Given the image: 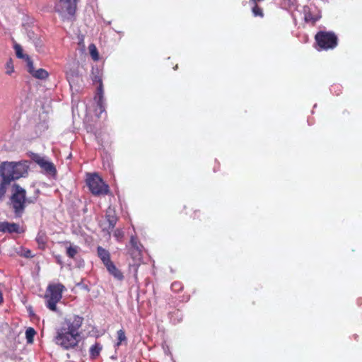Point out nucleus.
<instances>
[{
  "mask_svg": "<svg viewBox=\"0 0 362 362\" xmlns=\"http://www.w3.org/2000/svg\"><path fill=\"white\" fill-rule=\"evenodd\" d=\"M83 317L73 315L66 317L57 329L54 342L64 350L75 349L81 341Z\"/></svg>",
  "mask_w": 362,
  "mask_h": 362,
  "instance_id": "f257e3e1",
  "label": "nucleus"
},
{
  "mask_svg": "<svg viewBox=\"0 0 362 362\" xmlns=\"http://www.w3.org/2000/svg\"><path fill=\"white\" fill-rule=\"evenodd\" d=\"M29 164L27 160L3 162L0 164V176L2 181H15L25 178L28 175Z\"/></svg>",
  "mask_w": 362,
  "mask_h": 362,
  "instance_id": "f03ea898",
  "label": "nucleus"
},
{
  "mask_svg": "<svg viewBox=\"0 0 362 362\" xmlns=\"http://www.w3.org/2000/svg\"><path fill=\"white\" fill-rule=\"evenodd\" d=\"M65 290V286L61 284H50L48 285L45 298L46 299V305L52 311L57 312V304L62 298V293Z\"/></svg>",
  "mask_w": 362,
  "mask_h": 362,
  "instance_id": "7ed1b4c3",
  "label": "nucleus"
},
{
  "mask_svg": "<svg viewBox=\"0 0 362 362\" xmlns=\"http://www.w3.org/2000/svg\"><path fill=\"white\" fill-rule=\"evenodd\" d=\"M16 189L11 197V204L16 218H21L25 209L26 192L18 185L15 184Z\"/></svg>",
  "mask_w": 362,
  "mask_h": 362,
  "instance_id": "20e7f679",
  "label": "nucleus"
},
{
  "mask_svg": "<svg viewBox=\"0 0 362 362\" xmlns=\"http://www.w3.org/2000/svg\"><path fill=\"white\" fill-rule=\"evenodd\" d=\"M315 40L321 49H333L337 45V37L332 32H318Z\"/></svg>",
  "mask_w": 362,
  "mask_h": 362,
  "instance_id": "39448f33",
  "label": "nucleus"
},
{
  "mask_svg": "<svg viewBox=\"0 0 362 362\" xmlns=\"http://www.w3.org/2000/svg\"><path fill=\"white\" fill-rule=\"evenodd\" d=\"M55 10L62 17H72L76 10V0H59L55 6Z\"/></svg>",
  "mask_w": 362,
  "mask_h": 362,
  "instance_id": "423d86ee",
  "label": "nucleus"
},
{
  "mask_svg": "<svg viewBox=\"0 0 362 362\" xmlns=\"http://www.w3.org/2000/svg\"><path fill=\"white\" fill-rule=\"evenodd\" d=\"M91 78L93 83H99L95 100L97 101V106L100 109V113H102L105 111V100L103 96L102 78L100 76V70L98 68L93 69Z\"/></svg>",
  "mask_w": 362,
  "mask_h": 362,
  "instance_id": "0eeeda50",
  "label": "nucleus"
},
{
  "mask_svg": "<svg viewBox=\"0 0 362 362\" xmlns=\"http://www.w3.org/2000/svg\"><path fill=\"white\" fill-rule=\"evenodd\" d=\"M30 157L34 162L37 163L47 174L50 175H55L56 168L54 164L45 157H42L40 155L35 153H31Z\"/></svg>",
  "mask_w": 362,
  "mask_h": 362,
  "instance_id": "6e6552de",
  "label": "nucleus"
},
{
  "mask_svg": "<svg viewBox=\"0 0 362 362\" xmlns=\"http://www.w3.org/2000/svg\"><path fill=\"white\" fill-rule=\"evenodd\" d=\"M86 186L93 195H105L110 192L109 186L105 182H86Z\"/></svg>",
  "mask_w": 362,
  "mask_h": 362,
  "instance_id": "1a4fd4ad",
  "label": "nucleus"
},
{
  "mask_svg": "<svg viewBox=\"0 0 362 362\" xmlns=\"http://www.w3.org/2000/svg\"><path fill=\"white\" fill-rule=\"evenodd\" d=\"M105 220L107 223V226L103 228V231H107L108 234L114 229L116 223L118 221L116 211L115 209L109 207L105 213Z\"/></svg>",
  "mask_w": 362,
  "mask_h": 362,
  "instance_id": "9d476101",
  "label": "nucleus"
},
{
  "mask_svg": "<svg viewBox=\"0 0 362 362\" xmlns=\"http://www.w3.org/2000/svg\"><path fill=\"white\" fill-rule=\"evenodd\" d=\"M27 68L28 71L35 78L43 80L47 78L49 76L48 72L44 69H35L33 61L28 62Z\"/></svg>",
  "mask_w": 362,
  "mask_h": 362,
  "instance_id": "9b49d317",
  "label": "nucleus"
},
{
  "mask_svg": "<svg viewBox=\"0 0 362 362\" xmlns=\"http://www.w3.org/2000/svg\"><path fill=\"white\" fill-rule=\"evenodd\" d=\"M0 231L3 233H21L20 226L18 223L1 222L0 223Z\"/></svg>",
  "mask_w": 362,
  "mask_h": 362,
  "instance_id": "f8f14e48",
  "label": "nucleus"
},
{
  "mask_svg": "<svg viewBox=\"0 0 362 362\" xmlns=\"http://www.w3.org/2000/svg\"><path fill=\"white\" fill-rule=\"evenodd\" d=\"M107 272L112 275L116 279L119 281H122L124 279V275L122 272L117 268L115 264L111 262L106 265H105Z\"/></svg>",
  "mask_w": 362,
  "mask_h": 362,
  "instance_id": "ddd939ff",
  "label": "nucleus"
},
{
  "mask_svg": "<svg viewBox=\"0 0 362 362\" xmlns=\"http://www.w3.org/2000/svg\"><path fill=\"white\" fill-rule=\"evenodd\" d=\"M97 254L104 265L111 262L110 253L109 251L101 246H98Z\"/></svg>",
  "mask_w": 362,
  "mask_h": 362,
  "instance_id": "4468645a",
  "label": "nucleus"
},
{
  "mask_svg": "<svg viewBox=\"0 0 362 362\" xmlns=\"http://www.w3.org/2000/svg\"><path fill=\"white\" fill-rule=\"evenodd\" d=\"M103 349V346L99 342H95L89 349V356L91 359L98 358Z\"/></svg>",
  "mask_w": 362,
  "mask_h": 362,
  "instance_id": "2eb2a0df",
  "label": "nucleus"
},
{
  "mask_svg": "<svg viewBox=\"0 0 362 362\" xmlns=\"http://www.w3.org/2000/svg\"><path fill=\"white\" fill-rule=\"evenodd\" d=\"M36 242L38 244V247L41 250H45L47 241V237L45 232L40 231L37 236H36Z\"/></svg>",
  "mask_w": 362,
  "mask_h": 362,
  "instance_id": "dca6fc26",
  "label": "nucleus"
},
{
  "mask_svg": "<svg viewBox=\"0 0 362 362\" xmlns=\"http://www.w3.org/2000/svg\"><path fill=\"white\" fill-rule=\"evenodd\" d=\"M132 248L129 250L130 255L133 257V258H141V250H139V246L137 245L136 242L132 238L131 239Z\"/></svg>",
  "mask_w": 362,
  "mask_h": 362,
  "instance_id": "f3484780",
  "label": "nucleus"
},
{
  "mask_svg": "<svg viewBox=\"0 0 362 362\" xmlns=\"http://www.w3.org/2000/svg\"><path fill=\"white\" fill-rule=\"evenodd\" d=\"M14 49H15V52H16V57L18 58H19V59H25L26 63H27V65L28 64V62H31L32 61L28 55L24 54L23 53V50L22 47L20 45L15 44L14 45Z\"/></svg>",
  "mask_w": 362,
  "mask_h": 362,
  "instance_id": "a211bd4d",
  "label": "nucleus"
},
{
  "mask_svg": "<svg viewBox=\"0 0 362 362\" xmlns=\"http://www.w3.org/2000/svg\"><path fill=\"white\" fill-rule=\"evenodd\" d=\"M78 250L79 247L76 245H69V247H66V254L69 258L74 259L76 255L78 252Z\"/></svg>",
  "mask_w": 362,
  "mask_h": 362,
  "instance_id": "6ab92c4d",
  "label": "nucleus"
},
{
  "mask_svg": "<svg viewBox=\"0 0 362 362\" xmlns=\"http://www.w3.org/2000/svg\"><path fill=\"white\" fill-rule=\"evenodd\" d=\"M36 334L35 330L33 327H29L25 331V337L28 343H33L35 335Z\"/></svg>",
  "mask_w": 362,
  "mask_h": 362,
  "instance_id": "aec40b11",
  "label": "nucleus"
},
{
  "mask_svg": "<svg viewBox=\"0 0 362 362\" xmlns=\"http://www.w3.org/2000/svg\"><path fill=\"white\" fill-rule=\"evenodd\" d=\"M5 74L8 76H11V74L14 72V66L13 63L12 59H9L6 64H5Z\"/></svg>",
  "mask_w": 362,
  "mask_h": 362,
  "instance_id": "412c9836",
  "label": "nucleus"
},
{
  "mask_svg": "<svg viewBox=\"0 0 362 362\" xmlns=\"http://www.w3.org/2000/svg\"><path fill=\"white\" fill-rule=\"evenodd\" d=\"M84 181H103V178L96 173H86V177Z\"/></svg>",
  "mask_w": 362,
  "mask_h": 362,
  "instance_id": "4be33fe9",
  "label": "nucleus"
},
{
  "mask_svg": "<svg viewBox=\"0 0 362 362\" xmlns=\"http://www.w3.org/2000/svg\"><path fill=\"white\" fill-rule=\"evenodd\" d=\"M33 42L34 43L37 52H44V49H43L44 44H43V40L41 37H38L36 40H35V38L33 39Z\"/></svg>",
  "mask_w": 362,
  "mask_h": 362,
  "instance_id": "5701e85b",
  "label": "nucleus"
},
{
  "mask_svg": "<svg viewBox=\"0 0 362 362\" xmlns=\"http://www.w3.org/2000/svg\"><path fill=\"white\" fill-rule=\"evenodd\" d=\"M320 16H314L311 13L308 12L305 14V21L306 22H312L313 24H315L320 18Z\"/></svg>",
  "mask_w": 362,
  "mask_h": 362,
  "instance_id": "b1692460",
  "label": "nucleus"
},
{
  "mask_svg": "<svg viewBox=\"0 0 362 362\" xmlns=\"http://www.w3.org/2000/svg\"><path fill=\"white\" fill-rule=\"evenodd\" d=\"M88 48H89L90 54L92 59L94 61L98 60L99 55H98V52L95 45L93 44H90L89 45Z\"/></svg>",
  "mask_w": 362,
  "mask_h": 362,
  "instance_id": "393cba45",
  "label": "nucleus"
},
{
  "mask_svg": "<svg viewBox=\"0 0 362 362\" xmlns=\"http://www.w3.org/2000/svg\"><path fill=\"white\" fill-rule=\"evenodd\" d=\"M11 182H0V202H1Z\"/></svg>",
  "mask_w": 362,
  "mask_h": 362,
  "instance_id": "a878e982",
  "label": "nucleus"
},
{
  "mask_svg": "<svg viewBox=\"0 0 362 362\" xmlns=\"http://www.w3.org/2000/svg\"><path fill=\"white\" fill-rule=\"evenodd\" d=\"M117 339L118 341L117 343V346H119L123 341H127L125 332L123 329L117 331Z\"/></svg>",
  "mask_w": 362,
  "mask_h": 362,
  "instance_id": "bb28decb",
  "label": "nucleus"
},
{
  "mask_svg": "<svg viewBox=\"0 0 362 362\" xmlns=\"http://www.w3.org/2000/svg\"><path fill=\"white\" fill-rule=\"evenodd\" d=\"M252 13L254 16H263V12L260 8H259L257 4H254V6L252 7Z\"/></svg>",
  "mask_w": 362,
  "mask_h": 362,
  "instance_id": "cd10ccee",
  "label": "nucleus"
},
{
  "mask_svg": "<svg viewBox=\"0 0 362 362\" xmlns=\"http://www.w3.org/2000/svg\"><path fill=\"white\" fill-rule=\"evenodd\" d=\"M28 38L33 42V39L35 40L38 37V35L32 30H28L27 33Z\"/></svg>",
  "mask_w": 362,
  "mask_h": 362,
  "instance_id": "c85d7f7f",
  "label": "nucleus"
},
{
  "mask_svg": "<svg viewBox=\"0 0 362 362\" xmlns=\"http://www.w3.org/2000/svg\"><path fill=\"white\" fill-rule=\"evenodd\" d=\"M114 235L117 240H119L123 237V232L119 229H117L115 230Z\"/></svg>",
  "mask_w": 362,
  "mask_h": 362,
  "instance_id": "c756f323",
  "label": "nucleus"
},
{
  "mask_svg": "<svg viewBox=\"0 0 362 362\" xmlns=\"http://www.w3.org/2000/svg\"><path fill=\"white\" fill-rule=\"evenodd\" d=\"M171 288L172 289H177V290H180L182 288V286L180 283L178 282H175L173 284H172V286H171Z\"/></svg>",
  "mask_w": 362,
  "mask_h": 362,
  "instance_id": "7c9ffc66",
  "label": "nucleus"
},
{
  "mask_svg": "<svg viewBox=\"0 0 362 362\" xmlns=\"http://www.w3.org/2000/svg\"><path fill=\"white\" fill-rule=\"evenodd\" d=\"M3 302V295L1 291H0V303Z\"/></svg>",
  "mask_w": 362,
  "mask_h": 362,
  "instance_id": "2f4dec72",
  "label": "nucleus"
},
{
  "mask_svg": "<svg viewBox=\"0 0 362 362\" xmlns=\"http://www.w3.org/2000/svg\"><path fill=\"white\" fill-rule=\"evenodd\" d=\"M25 256H26L27 257H33L32 255H30V250H28V251L27 252V255H26Z\"/></svg>",
  "mask_w": 362,
  "mask_h": 362,
  "instance_id": "473e14b6",
  "label": "nucleus"
},
{
  "mask_svg": "<svg viewBox=\"0 0 362 362\" xmlns=\"http://www.w3.org/2000/svg\"><path fill=\"white\" fill-rule=\"evenodd\" d=\"M198 212H199V211H195L194 212V216H196V215H197V214ZM194 218H195V216H194Z\"/></svg>",
  "mask_w": 362,
  "mask_h": 362,
  "instance_id": "72a5a7b5",
  "label": "nucleus"
},
{
  "mask_svg": "<svg viewBox=\"0 0 362 362\" xmlns=\"http://www.w3.org/2000/svg\"><path fill=\"white\" fill-rule=\"evenodd\" d=\"M177 69V65H176L174 68V69Z\"/></svg>",
  "mask_w": 362,
  "mask_h": 362,
  "instance_id": "f704fd0d",
  "label": "nucleus"
}]
</instances>
